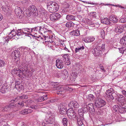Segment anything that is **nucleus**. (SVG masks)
Here are the masks:
<instances>
[{
  "label": "nucleus",
  "instance_id": "nucleus-1",
  "mask_svg": "<svg viewBox=\"0 0 126 126\" xmlns=\"http://www.w3.org/2000/svg\"><path fill=\"white\" fill-rule=\"evenodd\" d=\"M47 8L49 12L51 13L57 12L58 10L59 6L55 2L50 1L47 4Z\"/></svg>",
  "mask_w": 126,
  "mask_h": 126
},
{
  "label": "nucleus",
  "instance_id": "nucleus-2",
  "mask_svg": "<svg viewBox=\"0 0 126 126\" xmlns=\"http://www.w3.org/2000/svg\"><path fill=\"white\" fill-rule=\"evenodd\" d=\"M19 49L21 51V53H20L19 51L18 50L14 51L12 53V55H19L21 54L22 55H28V48L25 47H21L19 48Z\"/></svg>",
  "mask_w": 126,
  "mask_h": 126
},
{
  "label": "nucleus",
  "instance_id": "nucleus-3",
  "mask_svg": "<svg viewBox=\"0 0 126 126\" xmlns=\"http://www.w3.org/2000/svg\"><path fill=\"white\" fill-rule=\"evenodd\" d=\"M35 11L34 12H29L28 15V19L29 21L32 22L33 20H34V19H38L39 17V15L38 13L37 10Z\"/></svg>",
  "mask_w": 126,
  "mask_h": 126
},
{
  "label": "nucleus",
  "instance_id": "nucleus-4",
  "mask_svg": "<svg viewBox=\"0 0 126 126\" xmlns=\"http://www.w3.org/2000/svg\"><path fill=\"white\" fill-rule=\"evenodd\" d=\"M106 103L105 101L101 98H99L98 99H96L95 106L96 107L99 108L104 106Z\"/></svg>",
  "mask_w": 126,
  "mask_h": 126
},
{
  "label": "nucleus",
  "instance_id": "nucleus-5",
  "mask_svg": "<svg viewBox=\"0 0 126 126\" xmlns=\"http://www.w3.org/2000/svg\"><path fill=\"white\" fill-rule=\"evenodd\" d=\"M105 94L107 98L110 100H112L114 99L113 96L115 93L113 92V89L112 88H110L107 90Z\"/></svg>",
  "mask_w": 126,
  "mask_h": 126
},
{
  "label": "nucleus",
  "instance_id": "nucleus-6",
  "mask_svg": "<svg viewBox=\"0 0 126 126\" xmlns=\"http://www.w3.org/2000/svg\"><path fill=\"white\" fill-rule=\"evenodd\" d=\"M19 73L18 74V76L19 77L22 76V75L25 76L26 77H28V69L27 67H25V68L19 69Z\"/></svg>",
  "mask_w": 126,
  "mask_h": 126
},
{
  "label": "nucleus",
  "instance_id": "nucleus-7",
  "mask_svg": "<svg viewBox=\"0 0 126 126\" xmlns=\"http://www.w3.org/2000/svg\"><path fill=\"white\" fill-rule=\"evenodd\" d=\"M60 17V15L57 13L50 15L49 17L50 20L53 21L58 20Z\"/></svg>",
  "mask_w": 126,
  "mask_h": 126
},
{
  "label": "nucleus",
  "instance_id": "nucleus-8",
  "mask_svg": "<svg viewBox=\"0 0 126 126\" xmlns=\"http://www.w3.org/2000/svg\"><path fill=\"white\" fill-rule=\"evenodd\" d=\"M68 106L69 107H73L74 109L77 110L79 108V105L76 101H70L69 103Z\"/></svg>",
  "mask_w": 126,
  "mask_h": 126
},
{
  "label": "nucleus",
  "instance_id": "nucleus-9",
  "mask_svg": "<svg viewBox=\"0 0 126 126\" xmlns=\"http://www.w3.org/2000/svg\"><path fill=\"white\" fill-rule=\"evenodd\" d=\"M84 49L85 48L83 46L77 47L75 48V52L77 54H81L83 53Z\"/></svg>",
  "mask_w": 126,
  "mask_h": 126
},
{
  "label": "nucleus",
  "instance_id": "nucleus-10",
  "mask_svg": "<svg viewBox=\"0 0 126 126\" xmlns=\"http://www.w3.org/2000/svg\"><path fill=\"white\" fill-rule=\"evenodd\" d=\"M70 5L66 2L64 3L62 5V11L63 12H67L69 11Z\"/></svg>",
  "mask_w": 126,
  "mask_h": 126
},
{
  "label": "nucleus",
  "instance_id": "nucleus-11",
  "mask_svg": "<svg viewBox=\"0 0 126 126\" xmlns=\"http://www.w3.org/2000/svg\"><path fill=\"white\" fill-rule=\"evenodd\" d=\"M40 14H41L40 16L45 21L47 20V19L46 15V11L44 9L41 10L39 11Z\"/></svg>",
  "mask_w": 126,
  "mask_h": 126
},
{
  "label": "nucleus",
  "instance_id": "nucleus-12",
  "mask_svg": "<svg viewBox=\"0 0 126 126\" xmlns=\"http://www.w3.org/2000/svg\"><path fill=\"white\" fill-rule=\"evenodd\" d=\"M38 29H39V30L40 31L41 30L42 31H43L44 33H45L48 31V30L47 29L46 30V31H45L44 30L46 29V28L44 27L43 26H41L39 27L38 26L36 27L32 28L33 31H37L38 30Z\"/></svg>",
  "mask_w": 126,
  "mask_h": 126
},
{
  "label": "nucleus",
  "instance_id": "nucleus-13",
  "mask_svg": "<svg viewBox=\"0 0 126 126\" xmlns=\"http://www.w3.org/2000/svg\"><path fill=\"white\" fill-rule=\"evenodd\" d=\"M47 95L46 94L45 95L39 97L38 98L35 99L36 101L37 102H42L44 100H46L48 98Z\"/></svg>",
  "mask_w": 126,
  "mask_h": 126
},
{
  "label": "nucleus",
  "instance_id": "nucleus-14",
  "mask_svg": "<svg viewBox=\"0 0 126 126\" xmlns=\"http://www.w3.org/2000/svg\"><path fill=\"white\" fill-rule=\"evenodd\" d=\"M16 30H15V29H13L9 33L8 35L9 36V38L10 39L15 38L14 37L16 36Z\"/></svg>",
  "mask_w": 126,
  "mask_h": 126
},
{
  "label": "nucleus",
  "instance_id": "nucleus-15",
  "mask_svg": "<svg viewBox=\"0 0 126 126\" xmlns=\"http://www.w3.org/2000/svg\"><path fill=\"white\" fill-rule=\"evenodd\" d=\"M59 83L57 82H53L51 84L53 85L54 90H60V89L62 87V86L58 84Z\"/></svg>",
  "mask_w": 126,
  "mask_h": 126
},
{
  "label": "nucleus",
  "instance_id": "nucleus-16",
  "mask_svg": "<svg viewBox=\"0 0 126 126\" xmlns=\"http://www.w3.org/2000/svg\"><path fill=\"white\" fill-rule=\"evenodd\" d=\"M124 29V27H120L117 24L115 25L114 31L116 32L121 33Z\"/></svg>",
  "mask_w": 126,
  "mask_h": 126
},
{
  "label": "nucleus",
  "instance_id": "nucleus-17",
  "mask_svg": "<svg viewBox=\"0 0 126 126\" xmlns=\"http://www.w3.org/2000/svg\"><path fill=\"white\" fill-rule=\"evenodd\" d=\"M67 56H63V60L64 62H65V64L67 65H69L71 63L70 62L69 60V59L68 57Z\"/></svg>",
  "mask_w": 126,
  "mask_h": 126
},
{
  "label": "nucleus",
  "instance_id": "nucleus-18",
  "mask_svg": "<svg viewBox=\"0 0 126 126\" xmlns=\"http://www.w3.org/2000/svg\"><path fill=\"white\" fill-rule=\"evenodd\" d=\"M56 64L57 67L58 68L62 69L63 66L61 60H57L56 61Z\"/></svg>",
  "mask_w": 126,
  "mask_h": 126
},
{
  "label": "nucleus",
  "instance_id": "nucleus-19",
  "mask_svg": "<svg viewBox=\"0 0 126 126\" xmlns=\"http://www.w3.org/2000/svg\"><path fill=\"white\" fill-rule=\"evenodd\" d=\"M66 19L68 20L78 21L76 17L74 16L71 15H67L66 16Z\"/></svg>",
  "mask_w": 126,
  "mask_h": 126
},
{
  "label": "nucleus",
  "instance_id": "nucleus-20",
  "mask_svg": "<svg viewBox=\"0 0 126 126\" xmlns=\"http://www.w3.org/2000/svg\"><path fill=\"white\" fill-rule=\"evenodd\" d=\"M110 20L113 23H116L117 22L118 19L115 16L113 15H111L109 17Z\"/></svg>",
  "mask_w": 126,
  "mask_h": 126
},
{
  "label": "nucleus",
  "instance_id": "nucleus-21",
  "mask_svg": "<svg viewBox=\"0 0 126 126\" xmlns=\"http://www.w3.org/2000/svg\"><path fill=\"white\" fill-rule=\"evenodd\" d=\"M15 12L16 14L17 15L21 16L23 11L20 8L18 7H16L15 10Z\"/></svg>",
  "mask_w": 126,
  "mask_h": 126
},
{
  "label": "nucleus",
  "instance_id": "nucleus-22",
  "mask_svg": "<svg viewBox=\"0 0 126 126\" xmlns=\"http://www.w3.org/2000/svg\"><path fill=\"white\" fill-rule=\"evenodd\" d=\"M32 110L30 109H25L20 112V114L23 115H25L28 113H31Z\"/></svg>",
  "mask_w": 126,
  "mask_h": 126
},
{
  "label": "nucleus",
  "instance_id": "nucleus-23",
  "mask_svg": "<svg viewBox=\"0 0 126 126\" xmlns=\"http://www.w3.org/2000/svg\"><path fill=\"white\" fill-rule=\"evenodd\" d=\"M120 43L121 45L125 46L126 45V36H124L120 39Z\"/></svg>",
  "mask_w": 126,
  "mask_h": 126
},
{
  "label": "nucleus",
  "instance_id": "nucleus-24",
  "mask_svg": "<svg viewBox=\"0 0 126 126\" xmlns=\"http://www.w3.org/2000/svg\"><path fill=\"white\" fill-rule=\"evenodd\" d=\"M9 87H7L6 85L3 86L0 89V92L2 93H5L6 91L8 89Z\"/></svg>",
  "mask_w": 126,
  "mask_h": 126
},
{
  "label": "nucleus",
  "instance_id": "nucleus-25",
  "mask_svg": "<svg viewBox=\"0 0 126 126\" xmlns=\"http://www.w3.org/2000/svg\"><path fill=\"white\" fill-rule=\"evenodd\" d=\"M94 40L95 38L94 37L89 36L85 39L84 41L85 42L88 43L92 42Z\"/></svg>",
  "mask_w": 126,
  "mask_h": 126
},
{
  "label": "nucleus",
  "instance_id": "nucleus-26",
  "mask_svg": "<svg viewBox=\"0 0 126 126\" xmlns=\"http://www.w3.org/2000/svg\"><path fill=\"white\" fill-rule=\"evenodd\" d=\"M124 98V97L122 94H119L118 95V97L117 99L118 102H123Z\"/></svg>",
  "mask_w": 126,
  "mask_h": 126
},
{
  "label": "nucleus",
  "instance_id": "nucleus-27",
  "mask_svg": "<svg viewBox=\"0 0 126 126\" xmlns=\"http://www.w3.org/2000/svg\"><path fill=\"white\" fill-rule=\"evenodd\" d=\"M70 34L73 36H79L80 35L79 31V30L74 31L70 32Z\"/></svg>",
  "mask_w": 126,
  "mask_h": 126
},
{
  "label": "nucleus",
  "instance_id": "nucleus-28",
  "mask_svg": "<svg viewBox=\"0 0 126 126\" xmlns=\"http://www.w3.org/2000/svg\"><path fill=\"white\" fill-rule=\"evenodd\" d=\"M29 10L30 11V12H34L37 10L36 7L33 5L30 6L29 7Z\"/></svg>",
  "mask_w": 126,
  "mask_h": 126
},
{
  "label": "nucleus",
  "instance_id": "nucleus-29",
  "mask_svg": "<svg viewBox=\"0 0 126 126\" xmlns=\"http://www.w3.org/2000/svg\"><path fill=\"white\" fill-rule=\"evenodd\" d=\"M75 24L72 22H67L65 24V26L66 27L71 28L73 27Z\"/></svg>",
  "mask_w": 126,
  "mask_h": 126
},
{
  "label": "nucleus",
  "instance_id": "nucleus-30",
  "mask_svg": "<svg viewBox=\"0 0 126 126\" xmlns=\"http://www.w3.org/2000/svg\"><path fill=\"white\" fill-rule=\"evenodd\" d=\"M86 98L88 100L92 101L94 99L95 97L93 94H89L87 96Z\"/></svg>",
  "mask_w": 126,
  "mask_h": 126
},
{
  "label": "nucleus",
  "instance_id": "nucleus-31",
  "mask_svg": "<svg viewBox=\"0 0 126 126\" xmlns=\"http://www.w3.org/2000/svg\"><path fill=\"white\" fill-rule=\"evenodd\" d=\"M101 22L105 24L108 25L110 24V22L108 18H105L101 20Z\"/></svg>",
  "mask_w": 126,
  "mask_h": 126
},
{
  "label": "nucleus",
  "instance_id": "nucleus-32",
  "mask_svg": "<svg viewBox=\"0 0 126 126\" xmlns=\"http://www.w3.org/2000/svg\"><path fill=\"white\" fill-rule=\"evenodd\" d=\"M68 117L70 119H73L76 117L77 116L75 112L69 114H67Z\"/></svg>",
  "mask_w": 126,
  "mask_h": 126
},
{
  "label": "nucleus",
  "instance_id": "nucleus-33",
  "mask_svg": "<svg viewBox=\"0 0 126 126\" xmlns=\"http://www.w3.org/2000/svg\"><path fill=\"white\" fill-rule=\"evenodd\" d=\"M10 104L6 106L5 107L3 108L2 111L3 112L4 111H8L11 109V107H10Z\"/></svg>",
  "mask_w": 126,
  "mask_h": 126
},
{
  "label": "nucleus",
  "instance_id": "nucleus-34",
  "mask_svg": "<svg viewBox=\"0 0 126 126\" xmlns=\"http://www.w3.org/2000/svg\"><path fill=\"white\" fill-rule=\"evenodd\" d=\"M2 10L5 12L6 13H7L9 11V6L7 5H5L4 6H2Z\"/></svg>",
  "mask_w": 126,
  "mask_h": 126
},
{
  "label": "nucleus",
  "instance_id": "nucleus-35",
  "mask_svg": "<svg viewBox=\"0 0 126 126\" xmlns=\"http://www.w3.org/2000/svg\"><path fill=\"white\" fill-rule=\"evenodd\" d=\"M54 121V119L53 118V117H49V118L47 119L46 120V122L47 123L52 124L53 123Z\"/></svg>",
  "mask_w": 126,
  "mask_h": 126
},
{
  "label": "nucleus",
  "instance_id": "nucleus-36",
  "mask_svg": "<svg viewBox=\"0 0 126 126\" xmlns=\"http://www.w3.org/2000/svg\"><path fill=\"white\" fill-rule=\"evenodd\" d=\"M62 87L61 88L63 90H67L71 91L72 90V89H71V88L69 87L68 85H66L65 86L62 85Z\"/></svg>",
  "mask_w": 126,
  "mask_h": 126
},
{
  "label": "nucleus",
  "instance_id": "nucleus-37",
  "mask_svg": "<svg viewBox=\"0 0 126 126\" xmlns=\"http://www.w3.org/2000/svg\"><path fill=\"white\" fill-rule=\"evenodd\" d=\"M63 78L66 79L68 78V72L66 69H64L63 71Z\"/></svg>",
  "mask_w": 126,
  "mask_h": 126
},
{
  "label": "nucleus",
  "instance_id": "nucleus-38",
  "mask_svg": "<svg viewBox=\"0 0 126 126\" xmlns=\"http://www.w3.org/2000/svg\"><path fill=\"white\" fill-rule=\"evenodd\" d=\"M19 70V69H18L17 70L16 68H15L12 70V74H15L18 76V74L19 73V72H20Z\"/></svg>",
  "mask_w": 126,
  "mask_h": 126
},
{
  "label": "nucleus",
  "instance_id": "nucleus-39",
  "mask_svg": "<svg viewBox=\"0 0 126 126\" xmlns=\"http://www.w3.org/2000/svg\"><path fill=\"white\" fill-rule=\"evenodd\" d=\"M28 77H31L33 74V72L34 71V70L33 68H30L28 69Z\"/></svg>",
  "mask_w": 126,
  "mask_h": 126
},
{
  "label": "nucleus",
  "instance_id": "nucleus-40",
  "mask_svg": "<svg viewBox=\"0 0 126 126\" xmlns=\"http://www.w3.org/2000/svg\"><path fill=\"white\" fill-rule=\"evenodd\" d=\"M78 112H79V114L80 118L81 119V120H83V113L81 111V109H80L79 110Z\"/></svg>",
  "mask_w": 126,
  "mask_h": 126
},
{
  "label": "nucleus",
  "instance_id": "nucleus-41",
  "mask_svg": "<svg viewBox=\"0 0 126 126\" xmlns=\"http://www.w3.org/2000/svg\"><path fill=\"white\" fill-rule=\"evenodd\" d=\"M90 104H88L87 105V107L89 108V110L90 113L92 114H94V109L93 108H92L90 107Z\"/></svg>",
  "mask_w": 126,
  "mask_h": 126
},
{
  "label": "nucleus",
  "instance_id": "nucleus-42",
  "mask_svg": "<svg viewBox=\"0 0 126 126\" xmlns=\"http://www.w3.org/2000/svg\"><path fill=\"white\" fill-rule=\"evenodd\" d=\"M59 90L57 91V93L58 94L60 95V96L63 94L65 92L61 88L60 89V90Z\"/></svg>",
  "mask_w": 126,
  "mask_h": 126
},
{
  "label": "nucleus",
  "instance_id": "nucleus-43",
  "mask_svg": "<svg viewBox=\"0 0 126 126\" xmlns=\"http://www.w3.org/2000/svg\"><path fill=\"white\" fill-rule=\"evenodd\" d=\"M59 112L61 114L65 115L67 113V109L59 110Z\"/></svg>",
  "mask_w": 126,
  "mask_h": 126
},
{
  "label": "nucleus",
  "instance_id": "nucleus-44",
  "mask_svg": "<svg viewBox=\"0 0 126 126\" xmlns=\"http://www.w3.org/2000/svg\"><path fill=\"white\" fill-rule=\"evenodd\" d=\"M62 123L64 126H67V124L68 120L66 118H63L62 119Z\"/></svg>",
  "mask_w": 126,
  "mask_h": 126
},
{
  "label": "nucleus",
  "instance_id": "nucleus-45",
  "mask_svg": "<svg viewBox=\"0 0 126 126\" xmlns=\"http://www.w3.org/2000/svg\"><path fill=\"white\" fill-rule=\"evenodd\" d=\"M16 35L18 36L21 35H23L22 31L21 29H18L16 30Z\"/></svg>",
  "mask_w": 126,
  "mask_h": 126
},
{
  "label": "nucleus",
  "instance_id": "nucleus-46",
  "mask_svg": "<svg viewBox=\"0 0 126 126\" xmlns=\"http://www.w3.org/2000/svg\"><path fill=\"white\" fill-rule=\"evenodd\" d=\"M23 34H29L28 30H29L28 28H24L21 29Z\"/></svg>",
  "mask_w": 126,
  "mask_h": 126
},
{
  "label": "nucleus",
  "instance_id": "nucleus-47",
  "mask_svg": "<svg viewBox=\"0 0 126 126\" xmlns=\"http://www.w3.org/2000/svg\"><path fill=\"white\" fill-rule=\"evenodd\" d=\"M77 73L76 72H73L71 75V78L72 77L73 80H75L76 78L77 77Z\"/></svg>",
  "mask_w": 126,
  "mask_h": 126
},
{
  "label": "nucleus",
  "instance_id": "nucleus-48",
  "mask_svg": "<svg viewBox=\"0 0 126 126\" xmlns=\"http://www.w3.org/2000/svg\"><path fill=\"white\" fill-rule=\"evenodd\" d=\"M100 33L101 37L104 39L105 36V33L104 31L102 29L100 30Z\"/></svg>",
  "mask_w": 126,
  "mask_h": 126
},
{
  "label": "nucleus",
  "instance_id": "nucleus-49",
  "mask_svg": "<svg viewBox=\"0 0 126 126\" xmlns=\"http://www.w3.org/2000/svg\"><path fill=\"white\" fill-rule=\"evenodd\" d=\"M96 99H98L99 98H101L100 97L101 96V94H100V91H99L98 92H97L95 93Z\"/></svg>",
  "mask_w": 126,
  "mask_h": 126
},
{
  "label": "nucleus",
  "instance_id": "nucleus-50",
  "mask_svg": "<svg viewBox=\"0 0 126 126\" xmlns=\"http://www.w3.org/2000/svg\"><path fill=\"white\" fill-rule=\"evenodd\" d=\"M75 112L73 110V109L71 107H70V108L68 109L67 111V114H70V113H73Z\"/></svg>",
  "mask_w": 126,
  "mask_h": 126
},
{
  "label": "nucleus",
  "instance_id": "nucleus-51",
  "mask_svg": "<svg viewBox=\"0 0 126 126\" xmlns=\"http://www.w3.org/2000/svg\"><path fill=\"white\" fill-rule=\"evenodd\" d=\"M58 109L59 110L60 109L63 110L66 109V107L63 104H60L59 105V106L58 107Z\"/></svg>",
  "mask_w": 126,
  "mask_h": 126
},
{
  "label": "nucleus",
  "instance_id": "nucleus-52",
  "mask_svg": "<svg viewBox=\"0 0 126 126\" xmlns=\"http://www.w3.org/2000/svg\"><path fill=\"white\" fill-rule=\"evenodd\" d=\"M125 48L124 47L118 48L119 52L120 53L123 54L125 51Z\"/></svg>",
  "mask_w": 126,
  "mask_h": 126
},
{
  "label": "nucleus",
  "instance_id": "nucleus-53",
  "mask_svg": "<svg viewBox=\"0 0 126 126\" xmlns=\"http://www.w3.org/2000/svg\"><path fill=\"white\" fill-rule=\"evenodd\" d=\"M77 122L79 126H84L83 123V122L82 120H80L79 119H78L77 120Z\"/></svg>",
  "mask_w": 126,
  "mask_h": 126
},
{
  "label": "nucleus",
  "instance_id": "nucleus-54",
  "mask_svg": "<svg viewBox=\"0 0 126 126\" xmlns=\"http://www.w3.org/2000/svg\"><path fill=\"white\" fill-rule=\"evenodd\" d=\"M5 64V63L3 61L0 60V67H3Z\"/></svg>",
  "mask_w": 126,
  "mask_h": 126
},
{
  "label": "nucleus",
  "instance_id": "nucleus-55",
  "mask_svg": "<svg viewBox=\"0 0 126 126\" xmlns=\"http://www.w3.org/2000/svg\"><path fill=\"white\" fill-rule=\"evenodd\" d=\"M119 22L121 23H125L126 22V18H121Z\"/></svg>",
  "mask_w": 126,
  "mask_h": 126
},
{
  "label": "nucleus",
  "instance_id": "nucleus-56",
  "mask_svg": "<svg viewBox=\"0 0 126 126\" xmlns=\"http://www.w3.org/2000/svg\"><path fill=\"white\" fill-rule=\"evenodd\" d=\"M81 66L80 65L79 63L75 65V69L77 70H79L80 68H81Z\"/></svg>",
  "mask_w": 126,
  "mask_h": 126
},
{
  "label": "nucleus",
  "instance_id": "nucleus-57",
  "mask_svg": "<svg viewBox=\"0 0 126 126\" xmlns=\"http://www.w3.org/2000/svg\"><path fill=\"white\" fill-rule=\"evenodd\" d=\"M20 99V96H18L16 97L14 99L11 100V103H12L15 101H17L18 100Z\"/></svg>",
  "mask_w": 126,
  "mask_h": 126
},
{
  "label": "nucleus",
  "instance_id": "nucleus-58",
  "mask_svg": "<svg viewBox=\"0 0 126 126\" xmlns=\"http://www.w3.org/2000/svg\"><path fill=\"white\" fill-rule=\"evenodd\" d=\"M20 99H26L28 98L27 95H23L21 96H20Z\"/></svg>",
  "mask_w": 126,
  "mask_h": 126
},
{
  "label": "nucleus",
  "instance_id": "nucleus-59",
  "mask_svg": "<svg viewBox=\"0 0 126 126\" xmlns=\"http://www.w3.org/2000/svg\"><path fill=\"white\" fill-rule=\"evenodd\" d=\"M121 92L123 96H124L126 98V91L123 89H122Z\"/></svg>",
  "mask_w": 126,
  "mask_h": 126
},
{
  "label": "nucleus",
  "instance_id": "nucleus-60",
  "mask_svg": "<svg viewBox=\"0 0 126 126\" xmlns=\"http://www.w3.org/2000/svg\"><path fill=\"white\" fill-rule=\"evenodd\" d=\"M113 108L114 111L116 112L117 111L118 108V107L117 105H115L113 106Z\"/></svg>",
  "mask_w": 126,
  "mask_h": 126
},
{
  "label": "nucleus",
  "instance_id": "nucleus-61",
  "mask_svg": "<svg viewBox=\"0 0 126 126\" xmlns=\"http://www.w3.org/2000/svg\"><path fill=\"white\" fill-rule=\"evenodd\" d=\"M81 106L82 107V108H87V105L86 102H84L83 103H82Z\"/></svg>",
  "mask_w": 126,
  "mask_h": 126
},
{
  "label": "nucleus",
  "instance_id": "nucleus-62",
  "mask_svg": "<svg viewBox=\"0 0 126 126\" xmlns=\"http://www.w3.org/2000/svg\"><path fill=\"white\" fill-rule=\"evenodd\" d=\"M81 109V110H82L83 111V112L84 113L88 111V110L87 108H82Z\"/></svg>",
  "mask_w": 126,
  "mask_h": 126
},
{
  "label": "nucleus",
  "instance_id": "nucleus-63",
  "mask_svg": "<svg viewBox=\"0 0 126 126\" xmlns=\"http://www.w3.org/2000/svg\"><path fill=\"white\" fill-rule=\"evenodd\" d=\"M37 1L40 3H43L46 2L47 0H36Z\"/></svg>",
  "mask_w": 126,
  "mask_h": 126
},
{
  "label": "nucleus",
  "instance_id": "nucleus-64",
  "mask_svg": "<svg viewBox=\"0 0 126 126\" xmlns=\"http://www.w3.org/2000/svg\"><path fill=\"white\" fill-rule=\"evenodd\" d=\"M23 2L28 4L30 3V1L29 0H21Z\"/></svg>",
  "mask_w": 126,
  "mask_h": 126
}]
</instances>
